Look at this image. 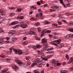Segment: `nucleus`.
Segmentation results:
<instances>
[{"instance_id":"obj_1","label":"nucleus","mask_w":73,"mask_h":73,"mask_svg":"<svg viewBox=\"0 0 73 73\" xmlns=\"http://www.w3.org/2000/svg\"><path fill=\"white\" fill-rule=\"evenodd\" d=\"M42 62V60H40V57H37L35 59V62L31 64V67H33V66H35L36 65L38 64V63L41 62Z\"/></svg>"},{"instance_id":"obj_2","label":"nucleus","mask_w":73,"mask_h":73,"mask_svg":"<svg viewBox=\"0 0 73 73\" xmlns=\"http://www.w3.org/2000/svg\"><path fill=\"white\" fill-rule=\"evenodd\" d=\"M13 50L14 52L16 53H18V54L19 55H21L23 54V51L21 50H16V49H13Z\"/></svg>"},{"instance_id":"obj_3","label":"nucleus","mask_w":73,"mask_h":73,"mask_svg":"<svg viewBox=\"0 0 73 73\" xmlns=\"http://www.w3.org/2000/svg\"><path fill=\"white\" fill-rule=\"evenodd\" d=\"M17 62L18 64H19V65H21L22 66H24V65H25V64H24L22 62H21V60H17Z\"/></svg>"},{"instance_id":"obj_4","label":"nucleus","mask_w":73,"mask_h":73,"mask_svg":"<svg viewBox=\"0 0 73 73\" xmlns=\"http://www.w3.org/2000/svg\"><path fill=\"white\" fill-rule=\"evenodd\" d=\"M33 48L34 50H36V48H40V46L39 44L36 45V46H33Z\"/></svg>"},{"instance_id":"obj_5","label":"nucleus","mask_w":73,"mask_h":73,"mask_svg":"<svg viewBox=\"0 0 73 73\" xmlns=\"http://www.w3.org/2000/svg\"><path fill=\"white\" fill-rule=\"evenodd\" d=\"M20 27H21L23 29H25V28H26L27 27H28V25L26 24H22L20 25Z\"/></svg>"},{"instance_id":"obj_6","label":"nucleus","mask_w":73,"mask_h":73,"mask_svg":"<svg viewBox=\"0 0 73 73\" xmlns=\"http://www.w3.org/2000/svg\"><path fill=\"white\" fill-rule=\"evenodd\" d=\"M15 31L14 30H12V31H9V35H13L14 34H15Z\"/></svg>"},{"instance_id":"obj_7","label":"nucleus","mask_w":73,"mask_h":73,"mask_svg":"<svg viewBox=\"0 0 73 73\" xmlns=\"http://www.w3.org/2000/svg\"><path fill=\"white\" fill-rule=\"evenodd\" d=\"M29 35H32V34L35 36H37V34L34 31H30L29 32Z\"/></svg>"},{"instance_id":"obj_8","label":"nucleus","mask_w":73,"mask_h":73,"mask_svg":"<svg viewBox=\"0 0 73 73\" xmlns=\"http://www.w3.org/2000/svg\"><path fill=\"white\" fill-rule=\"evenodd\" d=\"M72 62H73V57H71L70 60L68 62V64H71Z\"/></svg>"},{"instance_id":"obj_9","label":"nucleus","mask_w":73,"mask_h":73,"mask_svg":"<svg viewBox=\"0 0 73 73\" xmlns=\"http://www.w3.org/2000/svg\"><path fill=\"white\" fill-rule=\"evenodd\" d=\"M52 64H56V63H57V61H56L55 59H53L52 60Z\"/></svg>"},{"instance_id":"obj_10","label":"nucleus","mask_w":73,"mask_h":73,"mask_svg":"<svg viewBox=\"0 0 73 73\" xmlns=\"http://www.w3.org/2000/svg\"><path fill=\"white\" fill-rule=\"evenodd\" d=\"M17 24V21H14L11 23V25H16Z\"/></svg>"},{"instance_id":"obj_11","label":"nucleus","mask_w":73,"mask_h":73,"mask_svg":"<svg viewBox=\"0 0 73 73\" xmlns=\"http://www.w3.org/2000/svg\"><path fill=\"white\" fill-rule=\"evenodd\" d=\"M60 2L64 6V8H66V5H64V2H63V1L62 0H60Z\"/></svg>"},{"instance_id":"obj_12","label":"nucleus","mask_w":73,"mask_h":73,"mask_svg":"<svg viewBox=\"0 0 73 73\" xmlns=\"http://www.w3.org/2000/svg\"><path fill=\"white\" fill-rule=\"evenodd\" d=\"M42 42H46L47 41V39H45V38H43L42 39Z\"/></svg>"},{"instance_id":"obj_13","label":"nucleus","mask_w":73,"mask_h":73,"mask_svg":"<svg viewBox=\"0 0 73 73\" xmlns=\"http://www.w3.org/2000/svg\"><path fill=\"white\" fill-rule=\"evenodd\" d=\"M39 15L40 16L41 19H44L43 16H42V13H40Z\"/></svg>"},{"instance_id":"obj_14","label":"nucleus","mask_w":73,"mask_h":73,"mask_svg":"<svg viewBox=\"0 0 73 73\" xmlns=\"http://www.w3.org/2000/svg\"><path fill=\"white\" fill-rule=\"evenodd\" d=\"M13 69H14L15 70H16V69H18V67L17 66L14 65L13 67Z\"/></svg>"},{"instance_id":"obj_15","label":"nucleus","mask_w":73,"mask_h":73,"mask_svg":"<svg viewBox=\"0 0 73 73\" xmlns=\"http://www.w3.org/2000/svg\"><path fill=\"white\" fill-rule=\"evenodd\" d=\"M66 37L67 36H69V37H73V34H69L66 36Z\"/></svg>"},{"instance_id":"obj_16","label":"nucleus","mask_w":73,"mask_h":73,"mask_svg":"<svg viewBox=\"0 0 73 73\" xmlns=\"http://www.w3.org/2000/svg\"><path fill=\"white\" fill-rule=\"evenodd\" d=\"M17 40V38L16 37H12L11 39V41H14L15 40Z\"/></svg>"},{"instance_id":"obj_17","label":"nucleus","mask_w":73,"mask_h":73,"mask_svg":"<svg viewBox=\"0 0 73 73\" xmlns=\"http://www.w3.org/2000/svg\"><path fill=\"white\" fill-rule=\"evenodd\" d=\"M65 14L66 16H69V15L70 16H72V15H73L71 14L68 13V12H66L65 13Z\"/></svg>"},{"instance_id":"obj_18","label":"nucleus","mask_w":73,"mask_h":73,"mask_svg":"<svg viewBox=\"0 0 73 73\" xmlns=\"http://www.w3.org/2000/svg\"><path fill=\"white\" fill-rule=\"evenodd\" d=\"M54 49V48L53 47H50V48H48L47 49V50H48V51H50L51 50H53Z\"/></svg>"},{"instance_id":"obj_19","label":"nucleus","mask_w":73,"mask_h":73,"mask_svg":"<svg viewBox=\"0 0 73 73\" xmlns=\"http://www.w3.org/2000/svg\"><path fill=\"white\" fill-rule=\"evenodd\" d=\"M52 8H53V9H57L58 8V7L56 6H52Z\"/></svg>"},{"instance_id":"obj_20","label":"nucleus","mask_w":73,"mask_h":73,"mask_svg":"<svg viewBox=\"0 0 73 73\" xmlns=\"http://www.w3.org/2000/svg\"><path fill=\"white\" fill-rule=\"evenodd\" d=\"M7 71H8V69L6 68L3 70L2 71V73H4V72H7Z\"/></svg>"},{"instance_id":"obj_21","label":"nucleus","mask_w":73,"mask_h":73,"mask_svg":"<svg viewBox=\"0 0 73 73\" xmlns=\"http://www.w3.org/2000/svg\"><path fill=\"white\" fill-rule=\"evenodd\" d=\"M61 40L60 39L58 40H57L56 42L57 44H60L61 43Z\"/></svg>"},{"instance_id":"obj_22","label":"nucleus","mask_w":73,"mask_h":73,"mask_svg":"<svg viewBox=\"0 0 73 73\" xmlns=\"http://www.w3.org/2000/svg\"><path fill=\"white\" fill-rule=\"evenodd\" d=\"M15 15V14L14 13H11L9 14L10 16H14Z\"/></svg>"},{"instance_id":"obj_23","label":"nucleus","mask_w":73,"mask_h":73,"mask_svg":"<svg viewBox=\"0 0 73 73\" xmlns=\"http://www.w3.org/2000/svg\"><path fill=\"white\" fill-rule=\"evenodd\" d=\"M46 33H45V30H44L42 31V34L41 35V36H43V35H45V34Z\"/></svg>"},{"instance_id":"obj_24","label":"nucleus","mask_w":73,"mask_h":73,"mask_svg":"<svg viewBox=\"0 0 73 73\" xmlns=\"http://www.w3.org/2000/svg\"><path fill=\"white\" fill-rule=\"evenodd\" d=\"M31 58V57L30 56H27L26 57V60H28Z\"/></svg>"},{"instance_id":"obj_25","label":"nucleus","mask_w":73,"mask_h":73,"mask_svg":"<svg viewBox=\"0 0 73 73\" xmlns=\"http://www.w3.org/2000/svg\"><path fill=\"white\" fill-rule=\"evenodd\" d=\"M65 57L66 58H67V60H69V55L67 54L66 55Z\"/></svg>"},{"instance_id":"obj_26","label":"nucleus","mask_w":73,"mask_h":73,"mask_svg":"<svg viewBox=\"0 0 73 73\" xmlns=\"http://www.w3.org/2000/svg\"><path fill=\"white\" fill-rule=\"evenodd\" d=\"M35 38L36 39V40H40V38L39 37L35 36Z\"/></svg>"},{"instance_id":"obj_27","label":"nucleus","mask_w":73,"mask_h":73,"mask_svg":"<svg viewBox=\"0 0 73 73\" xmlns=\"http://www.w3.org/2000/svg\"><path fill=\"white\" fill-rule=\"evenodd\" d=\"M22 9V8H17V11H18V12H20L21 11V9Z\"/></svg>"},{"instance_id":"obj_28","label":"nucleus","mask_w":73,"mask_h":73,"mask_svg":"<svg viewBox=\"0 0 73 73\" xmlns=\"http://www.w3.org/2000/svg\"><path fill=\"white\" fill-rule=\"evenodd\" d=\"M52 25L53 26V27H57V26H58V25L57 24L54 23L52 24Z\"/></svg>"},{"instance_id":"obj_29","label":"nucleus","mask_w":73,"mask_h":73,"mask_svg":"<svg viewBox=\"0 0 73 73\" xmlns=\"http://www.w3.org/2000/svg\"><path fill=\"white\" fill-rule=\"evenodd\" d=\"M64 44H61L60 46H59V48H61L64 47Z\"/></svg>"},{"instance_id":"obj_30","label":"nucleus","mask_w":73,"mask_h":73,"mask_svg":"<svg viewBox=\"0 0 73 73\" xmlns=\"http://www.w3.org/2000/svg\"><path fill=\"white\" fill-rule=\"evenodd\" d=\"M51 32V31L50 30H47L45 32V33H50Z\"/></svg>"},{"instance_id":"obj_31","label":"nucleus","mask_w":73,"mask_h":73,"mask_svg":"<svg viewBox=\"0 0 73 73\" xmlns=\"http://www.w3.org/2000/svg\"><path fill=\"white\" fill-rule=\"evenodd\" d=\"M54 53V52L53 51H52V52H46V53L48 54H48H51V53Z\"/></svg>"},{"instance_id":"obj_32","label":"nucleus","mask_w":73,"mask_h":73,"mask_svg":"<svg viewBox=\"0 0 73 73\" xmlns=\"http://www.w3.org/2000/svg\"><path fill=\"white\" fill-rule=\"evenodd\" d=\"M36 52H37V53H38V54H41V52H40V51H39V50H37L36 51Z\"/></svg>"},{"instance_id":"obj_33","label":"nucleus","mask_w":73,"mask_h":73,"mask_svg":"<svg viewBox=\"0 0 73 73\" xmlns=\"http://www.w3.org/2000/svg\"><path fill=\"white\" fill-rule=\"evenodd\" d=\"M24 19V17H23V16H20V19L21 20H22L23 19Z\"/></svg>"},{"instance_id":"obj_34","label":"nucleus","mask_w":73,"mask_h":73,"mask_svg":"<svg viewBox=\"0 0 73 73\" xmlns=\"http://www.w3.org/2000/svg\"><path fill=\"white\" fill-rule=\"evenodd\" d=\"M44 23L46 24H49V23H50V22H49V21H45Z\"/></svg>"},{"instance_id":"obj_35","label":"nucleus","mask_w":73,"mask_h":73,"mask_svg":"<svg viewBox=\"0 0 73 73\" xmlns=\"http://www.w3.org/2000/svg\"><path fill=\"white\" fill-rule=\"evenodd\" d=\"M37 30H38V32H40V31H41V28H40V27L38 28Z\"/></svg>"},{"instance_id":"obj_36","label":"nucleus","mask_w":73,"mask_h":73,"mask_svg":"<svg viewBox=\"0 0 73 73\" xmlns=\"http://www.w3.org/2000/svg\"><path fill=\"white\" fill-rule=\"evenodd\" d=\"M34 73H40V72L38 71H37L36 70H34L33 71Z\"/></svg>"},{"instance_id":"obj_37","label":"nucleus","mask_w":73,"mask_h":73,"mask_svg":"<svg viewBox=\"0 0 73 73\" xmlns=\"http://www.w3.org/2000/svg\"><path fill=\"white\" fill-rule=\"evenodd\" d=\"M40 55H41V57L42 58V57H44V54L42 53H41V54H40Z\"/></svg>"},{"instance_id":"obj_38","label":"nucleus","mask_w":73,"mask_h":73,"mask_svg":"<svg viewBox=\"0 0 73 73\" xmlns=\"http://www.w3.org/2000/svg\"><path fill=\"white\" fill-rule=\"evenodd\" d=\"M38 66L39 67H40V68H41L42 67V65H41V64H38Z\"/></svg>"},{"instance_id":"obj_39","label":"nucleus","mask_w":73,"mask_h":73,"mask_svg":"<svg viewBox=\"0 0 73 73\" xmlns=\"http://www.w3.org/2000/svg\"><path fill=\"white\" fill-rule=\"evenodd\" d=\"M23 44L25 45H27L28 44V42H25L23 43Z\"/></svg>"},{"instance_id":"obj_40","label":"nucleus","mask_w":73,"mask_h":73,"mask_svg":"<svg viewBox=\"0 0 73 73\" xmlns=\"http://www.w3.org/2000/svg\"><path fill=\"white\" fill-rule=\"evenodd\" d=\"M30 20L31 21H34L35 20V19L33 17H32L30 19Z\"/></svg>"},{"instance_id":"obj_41","label":"nucleus","mask_w":73,"mask_h":73,"mask_svg":"<svg viewBox=\"0 0 73 73\" xmlns=\"http://www.w3.org/2000/svg\"><path fill=\"white\" fill-rule=\"evenodd\" d=\"M56 64H57V66H59L61 65V63H58V61H57V63H56Z\"/></svg>"},{"instance_id":"obj_42","label":"nucleus","mask_w":73,"mask_h":73,"mask_svg":"<svg viewBox=\"0 0 73 73\" xmlns=\"http://www.w3.org/2000/svg\"><path fill=\"white\" fill-rule=\"evenodd\" d=\"M8 8H9V9H15V8L13 7H8Z\"/></svg>"},{"instance_id":"obj_43","label":"nucleus","mask_w":73,"mask_h":73,"mask_svg":"<svg viewBox=\"0 0 73 73\" xmlns=\"http://www.w3.org/2000/svg\"><path fill=\"white\" fill-rule=\"evenodd\" d=\"M25 54H29V52H28V50L26 51L25 52Z\"/></svg>"},{"instance_id":"obj_44","label":"nucleus","mask_w":73,"mask_h":73,"mask_svg":"<svg viewBox=\"0 0 73 73\" xmlns=\"http://www.w3.org/2000/svg\"><path fill=\"white\" fill-rule=\"evenodd\" d=\"M39 24L40 23H37L35 24V25L37 27H38V26L39 25Z\"/></svg>"},{"instance_id":"obj_45","label":"nucleus","mask_w":73,"mask_h":73,"mask_svg":"<svg viewBox=\"0 0 73 73\" xmlns=\"http://www.w3.org/2000/svg\"><path fill=\"white\" fill-rule=\"evenodd\" d=\"M39 16H40V15L39 13L36 14V17H39Z\"/></svg>"},{"instance_id":"obj_46","label":"nucleus","mask_w":73,"mask_h":73,"mask_svg":"<svg viewBox=\"0 0 73 73\" xmlns=\"http://www.w3.org/2000/svg\"><path fill=\"white\" fill-rule=\"evenodd\" d=\"M54 11H56V9H50V11L51 12H53Z\"/></svg>"},{"instance_id":"obj_47","label":"nucleus","mask_w":73,"mask_h":73,"mask_svg":"<svg viewBox=\"0 0 73 73\" xmlns=\"http://www.w3.org/2000/svg\"><path fill=\"white\" fill-rule=\"evenodd\" d=\"M69 31L70 32H73V28H72L71 29H69Z\"/></svg>"},{"instance_id":"obj_48","label":"nucleus","mask_w":73,"mask_h":73,"mask_svg":"<svg viewBox=\"0 0 73 73\" xmlns=\"http://www.w3.org/2000/svg\"><path fill=\"white\" fill-rule=\"evenodd\" d=\"M43 60H44L45 61H48V58H43Z\"/></svg>"},{"instance_id":"obj_49","label":"nucleus","mask_w":73,"mask_h":73,"mask_svg":"<svg viewBox=\"0 0 73 73\" xmlns=\"http://www.w3.org/2000/svg\"><path fill=\"white\" fill-rule=\"evenodd\" d=\"M69 25H71V26H72L73 25V23H69Z\"/></svg>"},{"instance_id":"obj_50","label":"nucleus","mask_w":73,"mask_h":73,"mask_svg":"<svg viewBox=\"0 0 73 73\" xmlns=\"http://www.w3.org/2000/svg\"><path fill=\"white\" fill-rule=\"evenodd\" d=\"M10 52H12V48H10L9 49Z\"/></svg>"},{"instance_id":"obj_51","label":"nucleus","mask_w":73,"mask_h":73,"mask_svg":"<svg viewBox=\"0 0 73 73\" xmlns=\"http://www.w3.org/2000/svg\"><path fill=\"white\" fill-rule=\"evenodd\" d=\"M3 32L4 31L2 29H1L0 30V33H2V32Z\"/></svg>"},{"instance_id":"obj_52","label":"nucleus","mask_w":73,"mask_h":73,"mask_svg":"<svg viewBox=\"0 0 73 73\" xmlns=\"http://www.w3.org/2000/svg\"><path fill=\"white\" fill-rule=\"evenodd\" d=\"M27 65H31V62H27Z\"/></svg>"},{"instance_id":"obj_53","label":"nucleus","mask_w":73,"mask_h":73,"mask_svg":"<svg viewBox=\"0 0 73 73\" xmlns=\"http://www.w3.org/2000/svg\"><path fill=\"white\" fill-rule=\"evenodd\" d=\"M27 39V37H25L23 38V40H25Z\"/></svg>"},{"instance_id":"obj_54","label":"nucleus","mask_w":73,"mask_h":73,"mask_svg":"<svg viewBox=\"0 0 73 73\" xmlns=\"http://www.w3.org/2000/svg\"><path fill=\"white\" fill-rule=\"evenodd\" d=\"M4 41L0 42V45H1L3 43H4Z\"/></svg>"},{"instance_id":"obj_55","label":"nucleus","mask_w":73,"mask_h":73,"mask_svg":"<svg viewBox=\"0 0 73 73\" xmlns=\"http://www.w3.org/2000/svg\"><path fill=\"white\" fill-rule=\"evenodd\" d=\"M4 39H5V38H0V41H1V40H4Z\"/></svg>"},{"instance_id":"obj_56","label":"nucleus","mask_w":73,"mask_h":73,"mask_svg":"<svg viewBox=\"0 0 73 73\" xmlns=\"http://www.w3.org/2000/svg\"><path fill=\"white\" fill-rule=\"evenodd\" d=\"M37 4H38L39 5H40V4H41V3H40V2L39 1H38L37 2Z\"/></svg>"},{"instance_id":"obj_57","label":"nucleus","mask_w":73,"mask_h":73,"mask_svg":"<svg viewBox=\"0 0 73 73\" xmlns=\"http://www.w3.org/2000/svg\"><path fill=\"white\" fill-rule=\"evenodd\" d=\"M58 23L59 25H61V22L60 21H59L58 22Z\"/></svg>"},{"instance_id":"obj_58","label":"nucleus","mask_w":73,"mask_h":73,"mask_svg":"<svg viewBox=\"0 0 73 73\" xmlns=\"http://www.w3.org/2000/svg\"><path fill=\"white\" fill-rule=\"evenodd\" d=\"M63 72H64V73H68V71L66 70H64V71H63Z\"/></svg>"},{"instance_id":"obj_59","label":"nucleus","mask_w":73,"mask_h":73,"mask_svg":"<svg viewBox=\"0 0 73 73\" xmlns=\"http://www.w3.org/2000/svg\"><path fill=\"white\" fill-rule=\"evenodd\" d=\"M6 61H7L8 62H9L10 61V59L9 58L7 59Z\"/></svg>"},{"instance_id":"obj_60","label":"nucleus","mask_w":73,"mask_h":73,"mask_svg":"<svg viewBox=\"0 0 73 73\" xmlns=\"http://www.w3.org/2000/svg\"><path fill=\"white\" fill-rule=\"evenodd\" d=\"M0 57H1V58H5V57H4V56H2L1 55H0Z\"/></svg>"},{"instance_id":"obj_61","label":"nucleus","mask_w":73,"mask_h":73,"mask_svg":"<svg viewBox=\"0 0 73 73\" xmlns=\"http://www.w3.org/2000/svg\"><path fill=\"white\" fill-rule=\"evenodd\" d=\"M33 13V11H30L29 12V15H31Z\"/></svg>"},{"instance_id":"obj_62","label":"nucleus","mask_w":73,"mask_h":73,"mask_svg":"<svg viewBox=\"0 0 73 73\" xmlns=\"http://www.w3.org/2000/svg\"><path fill=\"white\" fill-rule=\"evenodd\" d=\"M48 5L47 4H45L44 5V7H47Z\"/></svg>"},{"instance_id":"obj_63","label":"nucleus","mask_w":73,"mask_h":73,"mask_svg":"<svg viewBox=\"0 0 73 73\" xmlns=\"http://www.w3.org/2000/svg\"><path fill=\"white\" fill-rule=\"evenodd\" d=\"M70 70H73V67H71V68H70Z\"/></svg>"},{"instance_id":"obj_64","label":"nucleus","mask_w":73,"mask_h":73,"mask_svg":"<svg viewBox=\"0 0 73 73\" xmlns=\"http://www.w3.org/2000/svg\"><path fill=\"white\" fill-rule=\"evenodd\" d=\"M41 73H44V70H42L41 71Z\"/></svg>"}]
</instances>
